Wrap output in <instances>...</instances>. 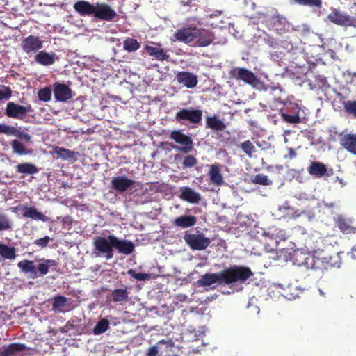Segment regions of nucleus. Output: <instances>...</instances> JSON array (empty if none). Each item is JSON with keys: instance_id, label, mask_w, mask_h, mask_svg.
<instances>
[{"instance_id": "nucleus-46", "label": "nucleus", "mask_w": 356, "mask_h": 356, "mask_svg": "<svg viewBox=\"0 0 356 356\" xmlns=\"http://www.w3.org/2000/svg\"><path fill=\"white\" fill-rule=\"evenodd\" d=\"M343 108L346 113L352 115L356 118V100H348L344 102Z\"/></svg>"}, {"instance_id": "nucleus-64", "label": "nucleus", "mask_w": 356, "mask_h": 356, "mask_svg": "<svg viewBox=\"0 0 356 356\" xmlns=\"http://www.w3.org/2000/svg\"><path fill=\"white\" fill-rule=\"evenodd\" d=\"M70 115H72L73 117H74L75 115V112H72V113H69Z\"/></svg>"}, {"instance_id": "nucleus-14", "label": "nucleus", "mask_w": 356, "mask_h": 356, "mask_svg": "<svg viewBox=\"0 0 356 356\" xmlns=\"http://www.w3.org/2000/svg\"><path fill=\"white\" fill-rule=\"evenodd\" d=\"M135 181L126 176L115 177L111 180L112 188L119 193H123L134 184Z\"/></svg>"}, {"instance_id": "nucleus-31", "label": "nucleus", "mask_w": 356, "mask_h": 356, "mask_svg": "<svg viewBox=\"0 0 356 356\" xmlns=\"http://www.w3.org/2000/svg\"><path fill=\"white\" fill-rule=\"evenodd\" d=\"M54 95L56 101H67V85L56 83L54 85Z\"/></svg>"}, {"instance_id": "nucleus-23", "label": "nucleus", "mask_w": 356, "mask_h": 356, "mask_svg": "<svg viewBox=\"0 0 356 356\" xmlns=\"http://www.w3.org/2000/svg\"><path fill=\"white\" fill-rule=\"evenodd\" d=\"M340 143L348 152L356 155V134H345L340 138Z\"/></svg>"}, {"instance_id": "nucleus-30", "label": "nucleus", "mask_w": 356, "mask_h": 356, "mask_svg": "<svg viewBox=\"0 0 356 356\" xmlns=\"http://www.w3.org/2000/svg\"><path fill=\"white\" fill-rule=\"evenodd\" d=\"M145 49L150 56H154L158 60H167L170 57L169 54L161 48L147 45Z\"/></svg>"}, {"instance_id": "nucleus-11", "label": "nucleus", "mask_w": 356, "mask_h": 356, "mask_svg": "<svg viewBox=\"0 0 356 356\" xmlns=\"http://www.w3.org/2000/svg\"><path fill=\"white\" fill-rule=\"evenodd\" d=\"M21 47L28 54L35 53L43 47V41L39 37L31 35L22 40Z\"/></svg>"}, {"instance_id": "nucleus-60", "label": "nucleus", "mask_w": 356, "mask_h": 356, "mask_svg": "<svg viewBox=\"0 0 356 356\" xmlns=\"http://www.w3.org/2000/svg\"><path fill=\"white\" fill-rule=\"evenodd\" d=\"M296 153L295 150L293 148H289V157L290 159H293V158L296 157Z\"/></svg>"}, {"instance_id": "nucleus-2", "label": "nucleus", "mask_w": 356, "mask_h": 356, "mask_svg": "<svg viewBox=\"0 0 356 356\" xmlns=\"http://www.w3.org/2000/svg\"><path fill=\"white\" fill-rule=\"evenodd\" d=\"M221 272L224 285L237 282H244L253 274L250 268L237 265L232 266Z\"/></svg>"}, {"instance_id": "nucleus-8", "label": "nucleus", "mask_w": 356, "mask_h": 356, "mask_svg": "<svg viewBox=\"0 0 356 356\" xmlns=\"http://www.w3.org/2000/svg\"><path fill=\"white\" fill-rule=\"evenodd\" d=\"M175 118L180 123L188 121L191 124H199L202 119V111L199 109L181 108L176 113Z\"/></svg>"}, {"instance_id": "nucleus-43", "label": "nucleus", "mask_w": 356, "mask_h": 356, "mask_svg": "<svg viewBox=\"0 0 356 356\" xmlns=\"http://www.w3.org/2000/svg\"><path fill=\"white\" fill-rule=\"evenodd\" d=\"M240 147L249 156L252 157L255 152V147L250 140H245L241 143Z\"/></svg>"}, {"instance_id": "nucleus-58", "label": "nucleus", "mask_w": 356, "mask_h": 356, "mask_svg": "<svg viewBox=\"0 0 356 356\" xmlns=\"http://www.w3.org/2000/svg\"><path fill=\"white\" fill-rule=\"evenodd\" d=\"M353 259H356V246L353 247L351 252L348 253Z\"/></svg>"}, {"instance_id": "nucleus-10", "label": "nucleus", "mask_w": 356, "mask_h": 356, "mask_svg": "<svg viewBox=\"0 0 356 356\" xmlns=\"http://www.w3.org/2000/svg\"><path fill=\"white\" fill-rule=\"evenodd\" d=\"M230 76L236 80H241L250 85H254L257 81L256 75L250 70L243 67L233 68L230 71Z\"/></svg>"}, {"instance_id": "nucleus-52", "label": "nucleus", "mask_w": 356, "mask_h": 356, "mask_svg": "<svg viewBox=\"0 0 356 356\" xmlns=\"http://www.w3.org/2000/svg\"><path fill=\"white\" fill-rule=\"evenodd\" d=\"M282 117L285 122L291 124H296L300 121L298 114L289 115L285 113H282Z\"/></svg>"}, {"instance_id": "nucleus-49", "label": "nucleus", "mask_w": 356, "mask_h": 356, "mask_svg": "<svg viewBox=\"0 0 356 356\" xmlns=\"http://www.w3.org/2000/svg\"><path fill=\"white\" fill-rule=\"evenodd\" d=\"M131 277L140 281H145L150 279V275L143 273H136L134 270L130 269L127 272Z\"/></svg>"}, {"instance_id": "nucleus-1", "label": "nucleus", "mask_w": 356, "mask_h": 356, "mask_svg": "<svg viewBox=\"0 0 356 356\" xmlns=\"http://www.w3.org/2000/svg\"><path fill=\"white\" fill-rule=\"evenodd\" d=\"M55 265L56 263L54 260H46L45 262L39 264L37 267L34 266L33 261L28 259L22 260L17 264L21 272L33 279L47 275L49 271L50 266Z\"/></svg>"}, {"instance_id": "nucleus-44", "label": "nucleus", "mask_w": 356, "mask_h": 356, "mask_svg": "<svg viewBox=\"0 0 356 356\" xmlns=\"http://www.w3.org/2000/svg\"><path fill=\"white\" fill-rule=\"evenodd\" d=\"M252 181L254 184L263 186H269L272 184V181L268 179V176L264 174H257Z\"/></svg>"}, {"instance_id": "nucleus-35", "label": "nucleus", "mask_w": 356, "mask_h": 356, "mask_svg": "<svg viewBox=\"0 0 356 356\" xmlns=\"http://www.w3.org/2000/svg\"><path fill=\"white\" fill-rule=\"evenodd\" d=\"M0 255L5 259L13 260L16 257L15 248L0 243Z\"/></svg>"}, {"instance_id": "nucleus-4", "label": "nucleus", "mask_w": 356, "mask_h": 356, "mask_svg": "<svg viewBox=\"0 0 356 356\" xmlns=\"http://www.w3.org/2000/svg\"><path fill=\"white\" fill-rule=\"evenodd\" d=\"M170 138L179 146L172 145V148L184 154H188L194 149L191 137L184 134L181 130H174L170 133Z\"/></svg>"}, {"instance_id": "nucleus-28", "label": "nucleus", "mask_w": 356, "mask_h": 356, "mask_svg": "<svg viewBox=\"0 0 356 356\" xmlns=\"http://www.w3.org/2000/svg\"><path fill=\"white\" fill-rule=\"evenodd\" d=\"M206 127L215 131H223L226 124L216 116H209L206 118Z\"/></svg>"}, {"instance_id": "nucleus-57", "label": "nucleus", "mask_w": 356, "mask_h": 356, "mask_svg": "<svg viewBox=\"0 0 356 356\" xmlns=\"http://www.w3.org/2000/svg\"><path fill=\"white\" fill-rule=\"evenodd\" d=\"M56 153L58 154V156H61L63 158H65L67 156V149L64 148L60 147H56L55 149Z\"/></svg>"}, {"instance_id": "nucleus-9", "label": "nucleus", "mask_w": 356, "mask_h": 356, "mask_svg": "<svg viewBox=\"0 0 356 356\" xmlns=\"http://www.w3.org/2000/svg\"><path fill=\"white\" fill-rule=\"evenodd\" d=\"M335 226L343 234H356V226L353 225V220L343 214L337 215L334 218Z\"/></svg>"}, {"instance_id": "nucleus-59", "label": "nucleus", "mask_w": 356, "mask_h": 356, "mask_svg": "<svg viewBox=\"0 0 356 356\" xmlns=\"http://www.w3.org/2000/svg\"><path fill=\"white\" fill-rule=\"evenodd\" d=\"M79 155V154H76L72 151L68 150V160H70L71 159H73L74 161L76 160L75 159V156Z\"/></svg>"}, {"instance_id": "nucleus-7", "label": "nucleus", "mask_w": 356, "mask_h": 356, "mask_svg": "<svg viewBox=\"0 0 356 356\" xmlns=\"http://www.w3.org/2000/svg\"><path fill=\"white\" fill-rule=\"evenodd\" d=\"M92 17L101 21L112 22L118 19V15L108 4L96 3Z\"/></svg>"}, {"instance_id": "nucleus-34", "label": "nucleus", "mask_w": 356, "mask_h": 356, "mask_svg": "<svg viewBox=\"0 0 356 356\" xmlns=\"http://www.w3.org/2000/svg\"><path fill=\"white\" fill-rule=\"evenodd\" d=\"M162 345H165L166 347L172 348L174 346V342L171 339L168 341L161 340L156 345L149 348L146 356H157L159 355V350L161 348Z\"/></svg>"}, {"instance_id": "nucleus-53", "label": "nucleus", "mask_w": 356, "mask_h": 356, "mask_svg": "<svg viewBox=\"0 0 356 356\" xmlns=\"http://www.w3.org/2000/svg\"><path fill=\"white\" fill-rule=\"evenodd\" d=\"M67 92H68V110L70 109V108L72 106V110H73L74 108V106L76 105V110H81L83 108V104L81 102H79L78 99L76 100H70V97H71V90L70 89V88L68 87V90H67Z\"/></svg>"}, {"instance_id": "nucleus-16", "label": "nucleus", "mask_w": 356, "mask_h": 356, "mask_svg": "<svg viewBox=\"0 0 356 356\" xmlns=\"http://www.w3.org/2000/svg\"><path fill=\"white\" fill-rule=\"evenodd\" d=\"M179 197L191 204H197L201 200L200 194L188 186L180 188Z\"/></svg>"}, {"instance_id": "nucleus-32", "label": "nucleus", "mask_w": 356, "mask_h": 356, "mask_svg": "<svg viewBox=\"0 0 356 356\" xmlns=\"http://www.w3.org/2000/svg\"><path fill=\"white\" fill-rule=\"evenodd\" d=\"M16 172L23 175H33L38 172V168L31 163H19L16 166Z\"/></svg>"}, {"instance_id": "nucleus-42", "label": "nucleus", "mask_w": 356, "mask_h": 356, "mask_svg": "<svg viewBox=\"0 0 356 356\" xmlns=\"http://www.w3.org/2000/svg\"><path fill=\"white\" fill-rule=\"evenodd\" d=\"M295 3L298 5L314 7L321 8L322 7V0H293Z\"/></svg>"}, {"instance_id": "nucleus-24", "label": "nucleus", "mask_w": 356, "mask_h": 356, "mask_svg": "<svg viewBox=\"0 0 356 356\" xmlns=\"http://www.w3.org/2000/svg\"><path fill=\"white\" fill-rule=\"evenodd\" d=\"M107 298L113 302H127L129 300V292L127 286L122 289H115L111 291V293Z\"/></svg>"}, {"instance_id": "nucleus-63", "label": "nucleus", "mask_w": 356, "mask_h": 356, "mask_svg": "<svg viewBox=\"0 0 356 356\" xmlns=\"http://www.w3.org/2000/svg\"><path fill=\"white\" fill-rule=\"evenodd\" d=\"M222 14L221 11H216V13L212 14L211 16H218Z\"/></svg>"}, {"instance_id": "nucleus-55", "label": "nucleus", "mask_w": 356, "mask_h": 356, "mask_svg": "<svg viewBox=\"0 0 356 356\" xmlns=\"http://www.w3.org/2000/svg\"><path fill=\"white\" fill-rule=\"evenodd\" d=\"M50 241V238L47 236L43 237V238H41L40 239H37L34 243L37 245H38L39 247H41V248H44L47 245L48 243Z\"/></svg>"}, {"instance_id": "nucleus-61", "label": "nucleus", "mask_w": 356, "mask_h": 356, "mask_svg": "<svg viewBox=\"0 0 356 356\" xmlns=\"http://www.w3.org/2000/svg\"><path fill=\"white\" fill-rule=\"evenodd\" d=\"M275 18H276L277 19V22H279L280 23H282L283 21H286V18L282 16L276 15Z\"/></svg>"}, {"instance_id": "nucleus-5", "label": "nucleus", "mask_w": 356, "mask_h": 356, "mask_svg": "<svg viewBox=\"0 0 356 356\" xmlns=\"http://www.w3.org/2000/svg\"><path fill=\"white\" fill-rule=\"evenodd\" d=\"M33 111L32 106L29 104L26 106H22L13 102H10L6 105L5 114L8 118L19 119L26 122L25 119L28 113H33Z\"/></svg>"}, {"instance_id": "nucleus-56", "label": "nucleus", "mask_w": 356, "mask_h": 356, "mask_svg": "<svg viewBox=\"0 0 356 356\" xmlns=\"http://www.w3.org/2000/svg\"><path fill=\"white\" fill-rule=\"evenodd\" d=\"M316 81H318V86L320 87L325 86L327 83V79L323 76H316Z\"/></svg>"}, {"instance_id": "nucleus-47", "label": "nucleus", "mask_w": 356, "mask_h": 356, "mask_svg": "<svg viewBox=\"0 0 356 356\" xmlns=\"http://www.w3.org/2000/svg\"><path fill=\"white\" fill-rule=\"evenodd\" d=\"M197 164V159L193 155H187L182 161L183 168H191Z\"/></svg>"}, {"instance_id": "nucleus-38", "label": "nucleus", "mask_w": 356, "mask_h": 356, "mask_svg": "<svg viewBox=\"0 0 356 356\" xmlns=\"http://www.w3.org/2000/svg\"><path fill=\"white\" fill-rule=\"evenodd\" d=\"M11 147L13 151L19 155H26L31 153V150H28L23 143L17 140L11 142Z\"/></svg>"}, {"instance_id": "nucleus-41", "label": "nucleus", "mask_w": 356, "mask_h": 356, "mask_svg": "<svg viewBox=\"0 0 356 356\" xmlns=\"http://www.w3.org/2000/svg\"><path fill=\"white\" fill-rule=\"evenodd\" d=\"M67 302V298L64 296H58L53 298L52 309L55 312H60Z\"/></svg>"}, {"instance_id": "nucleus-25", "label": "nucleus", "mask_w": 356, "mask_h": 356, "mask_svg": "<svg viewBox=\"0 0 356 356\" xmlns=\"http://www.w3.org/2000/svg\"><path fill=\"white\" fill-rule=\"evenodd\" d=\"M196 222L195 216L184 215L175 219L174 225L181 228H188L194 226Z\"/></svg>"}, {"instance_id": "nucleus-12", "label": "nucleus", "mask_w": 356, "mask_h": 356, "mask_svg": "<svg viewBox=\"0 0 356 356\" xmlns=\"http://www.w3.org/2000/svg\"><path fill=\"white\" fill-rule=\"evenodd\" d=\"M197 27H186L177 29L173 36L175 40L189 44L196 40Z\"/></svg>"}, {"instance_id": "nucleus-33", "label": "nucleus", "mask_w": 356, "mask_h": 356, "mask_svg": "<svg viewBox=\"0 0 356 356\" xmlns=\"http://www.w3.org/2000/svg\"><path fill=\"white\" fill-rule=\"evenodd\" d=\"M35 60L42 65H50L54 63V55L49 54L44 51H41L36 54Z\"/></svg>"}, {"instance_id": "nucleus-18", "label": "nucleus", "mask_w": 356, "mask_h": 356, "mask_svg": "<svg viewBox=\"0 0 356 356\" xmlns=\"http://www.w3.org/2000/svg\"><path fill=\"white\" fill-rule=\"evenodd\" d=\"M114 248L116 249L120 253L126 255L131 254L134 250V244L132 241L128 240H120L118 237L112 241Z\"/></svg>"}, {"instance_id": "nucleus-37", "label": "nucleus", "mask_w": 356, "mask_h": 356, "mask_svg": "<svg viewBox=\"0 0 356 356\" xmlns=\"http://www.w3.org/2000/svg\"><path fill=\"white\" fill-rule=\"evenodd\" d=\"M140 47V44L137 40L131 38H126L123 42V48L128 52H134Z\"/></svg>"}, {"instance_id": "nucleus-51", "label": "nucleus", "mask_w": 356, "mask_h": 356, "mask_svg": "<svg viewBox=\"0 0 356 356\" xmlns=\"http://www.w3.org/2000/svg\"><path fill=\"white\" fill-rule=\"evenodd\" d=\"M12 228V224L6 215L0 216V231H6Z\"/></svg>"}, {"instance_id": "nucleus-13", "label": "nucleus", "mask_w": 356, "mask_h": 356, "mask_svg": "<svg viewBox=\"0 0 356 356\" xmlns=\"http://www.w3.org/2000/svg\"><path fill=\"white\" fill-rule=\"evenodd\" d=\"M215 40L214 33L207 29H199L196 33V40H195V46L204 47L210 45Z\"/></svg>"}, {"instance_id": "nucleus-48", "label": "nucleus", "mask_w": 356, "mask_h": 356, "mask_svg": "<svg viewBox=\"0 0 356 356\" xmlns=\"http://www.w3.org/2000/svg\"><path fill=\"white\" fill-rule=\"evenodd\" d=\"M38 96L40 100L43 102H49L51 97V90L48 87L44 88L39 90Z\"/></svg>"}, {"instance_id": "nucleus-20", "label": "nucleus", "mask_w": 356, "mask_h": 356, "mask_svg": "<svg viewBox=\"0 0 356 356\" xmlns=\"http://www.w3.org/2000/svg\"><path fill=\"white\" fill-rule=\"evenodd\" d=\"M208 175L211 183L217 186H220L225 183L220 165L218 163L212 164L209 166Z\"/></svg>"}, {"instance_id": "nucleus-39", "label": "nucleus", "mask_w": 356, "mask_h": 356, "mask_svg": "<svg viewBox=\"0 0 356 356\" xmlns=\"http://www.w3.org/2000/svg\"><path fill=\"white\" fill-rule=\"evenodd\" d=\"M265 233L270 234L271 236L276 240V241L286 240V232L282 229L272 227L268 228V229Z\"/></svg>"}, {"instance_id": "nucleus-54", "label": "nucleus", "mask_w": 356, "mask_h": 356, "mask_svg": "<svg viewBox=\"0 0 356 356\" xmlns=\"http://www.w3.org/2000/svg\"><path fill=\"white\" fill-rule=\"evenodd\" d=\"M343 26H350L356 29V15L351 16L347 13Z\"/></svg>"}, {"instance_id": "nucleus-45", "label": "nucleus", "mask_w": 356, "mask_h": 356, "mask_svg": "<svg viewBox=\"0 0 356 356\" xmlns=\"http://www.w3.org/2000/svg\"><path fill=\"white\" fill-rule=\"evenodd\" d=\"M309 254V252H305L302 251L295 252L293 256L294 263L299 266H302V264H304V261L307 259V257H308Z\"/></svg>"}, {"instance_id": "nucleus-22", "label": "nucleus", "mask_w": 356, "mask_h": 356, "mask_svg": "<svg viewBox=\"0 0 356 356\" xmlns=\"http://www.w3.org/2000/svg\"><path fill=\"white\" fill-rule=\"evenodd\" d=\"M21 209L24 211L22 213L23 217L43 222L47 220V217L41 212H39L35 207L22 205Z\"/></svg>"}, {"instance_id": "nucleus-29", "label": "nucleus", "mask_w": 356, "mask_h": 356, "mask_svg": "<svg viewBox=\"0 0 356 356\" xmlns=\"http://www.w3.org/2000/svg\"><path fill=\"white\" fill-rule=\"evenodd\" d=\"M347 13L334 9L328 15L327 19L332 23L343 26Z\"/></svg>"}, {"instance_id": "nucleus-3", "label": "nucleus", "mask_w": 356, "mask_h": 356, "mask_svg": "<svg viewBox=\"0 0 356 356\" xmlns=\"http://www.w3.org/2000/svg\"><path fill=\"white\" fill-rule=\"evenodd\" d=\"M114 238V235H108L106 237H95L93 241V245L97 256L104 257L107 260L112 259L113 257L114 248L112 241Z\"/></svg>"}, {"instance_id": "nucleus-62", "label": "nucleus", "mask_w": 356, "mask_h": 356, "mask_svg": "<svg viewBox=\"0 0 356 356\" xmlns=\"http://www.w3.org/2000/svg\"><path fill=\"white\" fill-rule=\"evenodd\" d=\"M325 207L328 208H333L336 206V204L334 202H330V203H325Z\"/></svg>"}, {"instance_id": "nucleus-17", "label": "nucleus", "mask_w": 356, "mask_h": 356, "mask_svg": "<svg viewBox=\"0 0 356 356\" xmlns=\"http://www.w3.org/2000/svg\"><path fill=\"white\" fill-rule=\"evenodd\" d=\"M179 83L182 84L188 88H195L197 83V76L189 72H179L176 76Z\"/></svg>"}, {"instance_id": "nucleus-40", "label": "nucleus", "mask_w": 356, "mask_h": 356, "mask_svg": "<svg viewBox=\"0 0 356 356\" xmlns=\"http://www.w3.org/2000/svg\"><path fill=\"white\" fill-rule=\"evenodd\" d=\"M110 323L106 318L101 319L93 328V334L99 335L104 333L109 328Z\"/></svg>"}, {"instance_id": "nucleus-27", "label": "nucleus", "mask_w": 356, "mask_h": 356, "mask_svg": "<svg viewBox=\"0 0 356 356\" xmlns=\"http://www.w3.org/2000/svg\"><path fill=\"white\" fill-rule=\"evenodd\" d=\"M25 344L14 343L7 347L2 348L0 352L1 356H15L16 353L22 352L26 349Z\"/></svg>"}, {"instance_id": "nucleus-19", "label": "nucleus", "mask_w": 356, "mask_h": 356, "mask_svg": "<svg viewBox=\"0 0 356 356\" xmlns=\"http://www.w3.org/2000/svg\"><path fill=\"white\" fill-rule=\"evenodd\" d=\"M197 283L200 286H209L215 283L223 284L222 272L217 273H206L201 276L197 280Z\"/></svg>"}, {"instance_id": "nucleus-21", "label": "nucleus", "mask_w": 356, "mask_h": 356, "mask_svg": "<svg viewBox=\"0 0 356 356\" xmlns=\"http://www.w3.org/2000/svg\"><path fill=\"white\" fill-rule=\"evenodd\" d=\"M74 8L81 16H93L95 4L82 0L75 3Z\"/></svg>"}, {"instance_id": "nucleus-6", "label": "nucleus", "mask_w": 356, "mask_h": 356, "mask_svg": "<svg viewBox=\"0 0 356 356\" xmlns=\"http://www.w3.org/2000/svg\"><path fill=\"white\" fill-rule=\"evenodd\" d=\"M184 239L186 243L193 250H204L211 243L209 238L205 237L203 234H191L186 231Z\"/></svg>"}, {"instance_id": "nucleus-15", "label": "nucleus", "mask_w": 356, "mask_h": 356, "mask_svg": "<svg viewBox=\"0 0 356 356\" xmlns=\"http://www.w3.org/2000/svg\"><path fill=\"white\" fill-rule=\"evenodd\" d=\"M3 134L8 136H14L19 139L24 140L26 142H29L31 136L20 129H18L13 126H9L3 124H0V134Z\"/></svg>"}, {"instance_id": "nucleus-50", "label": "nucleus", "mask_w": 356, "mask_h": 356, "mask_svg": "<svg viewBox=\"0 0 356 356\" xmlns=\"http://www.w3.org/2000/svg\"><path fill=\"white\" fill-rule=\"evenodd\" d=\"M12 95L11 89L5 85H0V102L8 100Z\"/></svg>"}, {"instance_id": "nucleus-36", "label": "nucleus", "mask_w": 356, "mask_h": 356, "mask_svg": "<svg viewBox=\"0 0 356 356\" xmlns=\"http://www.w3.org/2000/svg\"><path fill=\"white\" fill-rule=\"evenodd\" d=\"M320 260L319 257L309 253L308 257H307V259L304 261V264H302V266H305L307 269L320 268Z\"/></svg>"}, {"instance_id": "nucleus-26", "label": "nucleus", "mask_w": 356, "mask_h": 356, "mask_svg": "<svg viewBox=\"0 0 356 356\" xmlns=\"http://www.w3.org/2000/svg\"><path fill=\"white\" fill-rule=\"evenodd\" d=\"M308 172L314 177H322L327 172V168L323 163L314 161L307 168Z\"/></svg>"}]
</instances>
